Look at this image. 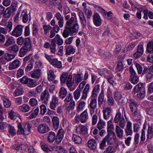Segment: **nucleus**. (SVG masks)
I'll use <instances>...</instances> for the list:
<instances>
[{"instance_id": "nucleus-1", "label": "nucleus", "mask_w": 153, "mask_h": 153, "mask_svg": "<svg viewBox=\"0 0 153 153\" xmlns=\"http://www.w3.org/2000/svg\"><path fill=\"white\" fill-rule=\"evenodd\" d=\"M133 92L136 93L137 97L139 99H143L145 96V88L143 83H140L134 87Z\"/></svg>"}, {"instance_id": "nucleus-2", "label": "nucleus", "mask_w": 153, "mask_h": 153, "mask_svg": "<svg viewBox=\"0 0 153 153\" xmlns=\"http://www.w3.org/2000/svg\"><path fill=\"white\" fill-rule=\"evenodd\" d=\"M31 126L32 125L29 122H27L24 125V128H23L22 124L19 123L18 125V129L17 132L19 134L27 135L30 132Z\"/></svg>"}, {"instance_id": "nucleus-3", "label": "nucleus", "mask_w": 153, "mask_h": 153, "mask_svg": "<svg viewBox=\"0 0 153 153\" xmlns=\"http://www.w3.org/2000/svg\"><path fill=\"white\" fill-rule=\"evenodd\" d=\"M20 81L22 84H26L27 86L30 88L34 87L36 85V82L34 80L26 76H24L20 79Z\"/></svg>"}, {"instance_id": "nucleus-4", "label": "nucleus", "mask_w": 153, "mask_h": 153, "mask_svg": "<svg viewBox=\"0 0 153 153\" xmlns=\"http://www.w3.org/2000/svg\"><path fill=\"white\" fill-rule=\"evenodd\" d=\"M129 71L130 73V81L134 84H136L139 81V77L137 75L136 72L131 66L129 68Z\"/></svg>"}, {"instance_id": "nucleus-5", "label": "nucleus", "mask_w": 153, "mask_h": 153, "mask_svg": "<svg viewBox=\"0 0 153 153\" xmlns=\"http://www.w3.org/2000/svg\"><path fill=\"white\" fill-rule=\"evenodd\" d=\"M103 72L104 73V76L107 79L108 82L112 85H115L116 82L114 79L109 75L111 72L106 69H104Z\"/></svg>"}, {"instance_id": "nucleus-6", "label": "nucleus", "mask_w": 153, "mask_h": 153, "mask_svg": "<svg viewBox=\"0 0 153 153\" xmlns=\"http://www.w3.org/2000/svg\"><path fill=\"white\" fill-rule=\"evenodd\" d=\"M23 28V26L17 25L13 29L11 35L16 37L21 36L22 33Z\"/></svg>"}, {"instance_id": "nucleus-7", "label": "nucleus", "mask_w": 153, "mask_h": 153, "mask_svg": "<svg viewBox=\"0 0 153 153\" xmlns=\"http://www.w3.org/2000/svg\"><path fill=\"white\" fill-rule=\"evenodd\" d=\"M37 130L41 133L44 134L48 132L50 130V128L47 124L42 123L38 125Z\"/></svg>"}, {"instance_id": "nucleus-8", "label": "nucleus", "mask_w": 153, "mask_h": 153, "mask_svg": "<svg viewBox=\"0 0 153 153\" xmlns=\"http://www.w3.org/2000/svg\"><path fill=\"white\" fill-rule=\"evenodd\" d=\"M59 102V99L56 95H53L52 98V100L50 102V107L51 109L55 110L56 105H58Z\"/></svg>"}, {"instance_id": "nucleus-9", "label": "nucleus", "mask_w": 153, "mask_h": 153, "mask_svg": "<svg viewBox=\"0 0 153 153\" xmlns=\"http://www.w3.org/2000/svg\"><path fill=\"white\" fill-rule=\"evenodd\" d=\"M76 131L78 134L84 135L87 133V129L86 127L81 125L76 126Z\"/></svg>"}, {"instance_id": "nucleus-10", "label": "nucleus", "mask_w": 153, "mask_h": 153, "mask_svg": "<svg viewBox=\"0 0 153 153\" xmlns=\"http://www.w3.org/2000/svg\"><path fill=\"white\" fill-rule=\"evenodd\" d=\"M65 132L62 128L60 129L58 131L56 138V141L58 143H60L62 140Z\"/></svg>"}, {"instance_id": "nucleus-11", "label": "nucleus", "mask_w": 153, "mask_h": 153, "mask_svg": "<svg viewBox=\"0 0 153 153\" xmlns=\"http://www.w3.org/2000/svg\"><path fill=\"white\" fill-rule=\"evenodd\" d=\"M68 29L70 32V35L72 36L76 34L78 32L79 29V25L78 23L74 24L72 26H70L69 28H66Z\"/></svg>"}, {"instance_id": "nucleus-12", "label": "nucleus", "mask_w": 153, "mask_h": 153, "mask_svg": "<svg viewBox=\"0 0 153 153\" xmlns=\"http://www.w3.org/2000/svg\"><path fill=\"white\" fill-rule=\"evenodd\" d=\"M115 136V134L114 132H109L104 139H105V140L107 142V143L111 145L112 143L113 137Z\"/></svg>"}, {"instance_id": "nucleus-13", "label": "nucleus", "mask_w": 153, "mask_h": 153, "mask_svg": "<svg viewBox=\"0 0 153 153\" xmlns=\"http://www.w3.org/2000/svg\"><path fill=\"white\" fill-rule=\"evenodd\" d=\"M20 62L18 59L14 60L9 64L8 68L9 70L16 69L18 68L20 65Z\"/></svg>"}, {"instance_id": "nucleus-14", "label": "nucleus", "mask_w": 153, "mask_h": 153, "mask_svg": "<svg viewBox=\"0 0 153 153\" xmlns=\"http://www.w3.org/2000/svg\"><path fill=\"white\" fill-rule=\"evenodd\" d=\"M65 54L70 55L73 54L76 51L75 47L71 45H66L65 47Z\"/></svg>"}, {"instance_id": "nucleus-15", "label": "nucleus", "mask_w": 153, "mask_h": 153, "mask_svg": "<svg viewBox=\"0 0 153 153\" xmlns=\"http://www.w3.org/2000/svg\"><path fill=\"white\" fill-rule=\"evenodd\" d=\"M78 15L83 27V28L85 27L88 22V21H86L84 13L80 11L78 13Z\"/></svg>"}, {"instance_id": "nucleus-16", "label": "nucleus", "mask_w": 153, "mask_h": 153, "mask_svg": "<svg viewBox=\"0 0 153 153\" xmlns=\"http://www.w3.org/2000/svg\"><path fill=\"white\" fill-rule=\"evenodd\" d=\"M111 111V108L110 107L106 108L103 109V117L104 119L107 120L109 118Z\"/></svg>"}, {"instance_id": "nucleus-17", "label": "nucleus", "mask_w": 153, "mask_h": 153, "mask_svg": "<svg viewBox=\"0 0 153 153\" xmlns=\"http://www.w3.org/2000/svg\"><path fill=\"white\" fill-rule=\"evenodd\" d=\"M125 134L127 136L132 135L133 132L132 131V123L130 121H128L126 127L125 129Z\"/></svg>"}, {"instance_id": "nucleus-18", "label": "nucleus", "mask_w": 153, "mask_h": 153, "mask_svg": "<svg viewBox=\"0 0 153 153\" xmlns=\"http://www.w3.org/2000/svg\"><path fill=\"white\" fill-rule=\"evenodd\" d=\"M49 94L48 91L45 90L42 93L41 95V99L44 103H46L49 98Z\"/></svg>"}, {"instance_id": "nucleus-19", "label": "nucleus", "mask_w": 153, "mask_h": 153, "mask_svg": "<svg viewBox=\"0 0 153 153\" xmlns=\"http://www.w3.org/2000/svg\"><path fill=\"white\" fill-rule=\"evenodd\" d=\"M56 19L58 20V25L59 27H62L64 25V17L59 12L57 13L55 16Z\"/></svg>"}, {"instance_id": "nucleus-20", "label": "nucleus", "mask_w": 153, "mask_h": 153, "mask_svg": "<svg viewBox=\"0 0 153 153\" xmlns=\"http://www.w3.org/2000/svg\"><path fill=\"white\" fill-rule=\"evenodd\" d=\"M27 146L24 144H16L12 145L11 146V148L13 149H15L17 151H22L25 149Z\"/></svg>"}, {"instance_id": "nucleus-21", "label": "nucleus", "mask_w": 153, "mask_h": 153, "mask_svg": "<svg viewBox=\"0 0 153 153\" xmlns=\"http://www.w3.org/2000/svg\"><path fill=\"white\" fill-rule=\"evenodd\" d=\"M115 132L117 136L120 138L123 137V129L120 127L118 125H116L115 128Z\"/></svg>"}, {"instance_id": "nucleus-22", "label": "nucleus", "mask_w": 153, "mask_h": 153, "mask_svg": "<svg viewBox=\"0 0 153 153\" xmlns=\"http://www.w3.org/2000/svg\"><path fill=\"white\" fill-rule=\"evenodd\" d=\"M93 22L97 26H99L101 25V20L99 15L97 13H95L94 15Z\"/></svg>"}, {"instance_id": "nucleus-23", "label": "nucleus", "mask_w": 153, "mask_h": 153, "mask_svg": "<svg viewBox=\"0 0 153 153\" xmlns=\"http://www.w3.org/2000/svg\"><path fill=\"white\" fill-rule=\"evenodd\" d=\"M52 122L53 129L54 130L57 129L59 128V118L56 116L53 117L52 118Z\"/></svg>"}, {"instance_id": "nucleus-24", "label": "nucleus", "mask_w": 153, "mask_h": 153, "mask_svg": "<svg viewBox=\"0 0 153 153\" xmlns=\"http://www.w3.org/2000/svg\"><path fill=\"white\" fill-rule=\"evenodd\" d=\"M24 46L28 48L33 50L32 42L30 38L28 37L24 38Z\"/></svg>"}, {"instance_id": "nucleus-25", "label": "nucleus", "mask_w": 153, "mask_h": 153, "mask_svg": "<svg viewBox=\"0 0 153 153\" xmlns=\"http://www.w3.org/2000/svg\"><path fill=\"white\" fill-rule=\"evenodd\" d=\"M30 108H31L29 105L25 104L19 106L18 108L19 111L23 113L28 112Z\"/></svg>"}, {"instance_id": "nucleus-26", "label": "nucleus", "mask_w": 153, "mask_h": 153, "mask_svg": "<svg viewBox=\"0 0 153 153\" xmlns=\"http://www.w3.org/2000/svg\"><path fill=\"white\" fill-rule=\"evenodd\" d=\"M67 90L66 88L64 87L60 88L59 92V97L61 98H65L67 94Z\"/></svg>"}, {"instance_id": "nucleus-27", "label": "nucleus", "mask_w": 153, "mask_h": 153, "mask_svg": "<svg viewBox=\"0 0 153 153\" xmlns=\"http://www.w3.org/2000/svg\"><path fill=\"white\" fill-rule=\"evenodd\" d=\"M50 63L52 65L58 68L62 67L61 62L59 61L57 59H52L50 60Z\"/></svg>"}, {"instance_id": "nucleus-28", "label": "nucleus", "mask_w": 153, "mask_h": 153, "mask_svg": "<svg viewBox=\"0 0 153 153\" xmlns=\"http://www.w3.org/2000/svg\"><path fill=\"white\" fill-rule=\"evenodd\" d=\"M32 50V49L22 46L19 51V56L21 57H22L24 56L28 51Z\"/></svg>"}, {"instance_id": "nucleus-29", "label": "nucleus", "mask_w": 153, "mask_h": 153, "mask_svg": "<svg viewBox=\"0 0 153 153\" xmlns=\"http://www.w3.org/2000/svg\"><path fill=\"white\" fill-rule=\"evenodd\" d=\"M100 91V85H97L94 87L92 91L91 96L95 98L97 97V95Z\"/></svg>"}, {"instance_id": "nucleus-30", "label": "nucleus", "mask_w": 153, "mask_h": 153, "mask_svg": "<svg viewBox=\"0 0 153 153\" xmlns=\"http://www.w3.org/2000/svg\"><path fill=\"white\" fill-rule=\"evenodd\" d=\"M80 120L82 123H86L88 119V114L86 111L82 112L80 115Z\"/></svg>"}, {"instance_id": "nucleus-31", "label": "nucleus", "mask_w": 153, "mask_h": 153, "mask_svg": "<svg viewBox=\"0 0 153 153\" xmlns=\"http://www.w3.org/2000/svg\"><path fill=\"white\" fill-rule=\"evenodd\" d=\"M42 73L39 69H36L33 71L31 74V76L33 78L39 79L40 76Z\"/></svg>"}, {"instance_id": "nucleus-32", "label": "nucleus", "mask_w": 153, "mask_h": 153, "mask_svg": "<svg viewBox=\"0 0 153 153\" xmlns=\"http://www.w3.org/2000/svg\"><path fill=\"white\" fill-rule=\"evenodd\" d=\"M97 145V143L95 140L91 139L88 141V146L91 149H95L96 148Z\"/></svg>"}, {"instance_id": "nucleus-33", "label": "nucleus", "mask_w": 153, "mask_h": 153, "mask_svg": "<svg viewBox=\"0 0 153 153\" xmlns=\"http://www.w3.org/2000/svg\"><path fill=\"white\" fill-rule=\"evenodd\" d=\"M51 41L53 42L56 43L59 45H61L63 43V40L60 38V36L58 34H57L55 37L51 40Z\"/></svg>"}, {"instance_id": "nucleus-34", "label": "nucleus", "mask_w": 153, "mask_h": 153, "mask_svg": "<svg viewBox=\"0 0 153 153\" xmlns=\"http://www.w3.org/2000/svg\"><path fill=\"white\" fill-rule=\"evenodd\" d=\"M56 138L55 134L54 132L51 131L49 133L47 138L48 142L52 143L54 142L55 139L56 140Z\"/></svg>"}, {"instance_id": "nucleus-35", "label": "nucleus", "mask_w": 153, "mask_h": 153, "mask_svg": "<svg viewBox=\"0 0 153 153\" xmlns=\"http://www.w3.org/2000/svg\"><path fill=\"white\" fill-rule=\"evenodd\" d=\"M108 132H113L112 130L114 129V125L112 122V120H111L107 122Z\"/></svg>"}, {"instance_id": "nucleus-36", "label": "nucleus", "mask_w": 153, "mask_h": 153, "mask_svg": "<svg viewBox=\"0 0 153 153\" xmlns=\"http://www.w3.org/2000/svg\"><path fill=\"white\" fill-rule=\"evenodd\" d=\"M132 115L135 117H137L138 120L140 119L141 116L140 113L138 111L137 108L131 109Z\"/></svg>"}, {"instance_id": "nucleus-37", "label": "nucleus", "mask_w": 153, "mask_h": 153, "mask_svg": "<svg viewBox=\"0 0 153 153\" xmlns=\"http://www.w3.org/2000/svg\"><path fill=\"white\" fill-rule=\"evenodd\" d=\"M48 79L49 81H52L54 80L56 77V76L54 75L53 71L51 70L48 71Z\"/></svg>"}, {"instance_id": "nucleus-38", "label": "nucleus", "mask_w": 153, "mask_h": 153, "mask_svg": "<svg viewBox=\"0 0 153 153\" xmlns=\"http://www.w3.org/2000/svg\"><path fill=\"white\" fill-rule=\"evenodd\" d=\"M72 140L75 143L78 144L81 143L82 141L81 138L80 136L76 134L73 135Z\"/></svg>"}, {"instance_id": "nucleus-39", "label": "nucleus", "mask_w": 153, "mask_h": 153, "mask_svg": "<svg viewBox=\"0 0 153 153\" xmlns=\"http://www.w3.org/2000/svg\"><path fill=\"white\" fill-rule=\"evenodd\" d=\"M53 149L57 151L59 153H68L67 150L61 146H53Z\"/></svg>"}, {"instance_id": "nucleus-40", "label": "nucleus", "mask_w": 153, "mask_h": 153, "mask_svg": "<svg viewBox=\"0 0 153 153\" xmlns=\"http://www.w3.org/2000/svg\"><path fill=\"white\" fill-rule=\"evenodd\" d=\"M11 8L7 7L3 13V16L6 18H9L10 16L11 13Z\"/></svg>"}, {"instance_id": "nucleus-41", "label": "nucleus", "mask_w": 153, "mask_h": 153, "mask_svg": "<svg viewBox=\"0 0 153 153\" xmlns=\"http://www.w3.org/2000/svg\"><path fill=\"white\" fill-rule=\"evenodd\" d=\"M146 51L148 52L153 53V41L148 43L146 47Z\"/></svg>"}, {"instance_id": "nucleus-42", "label": "nucleus", "mask_w": 153, "mask_h": 153, "mask_svg": "<svg viewBox=\"0 0 153 153\" xmlns=\"http://www.w3.org/2000/svg\"><path fill=\"white\" fill-rule=\"evenodd\" d=\"M3 100L4 103V105L5 107L7 108L9 107L11 105V102L9 99L7 98L6 96L3 97Z\"/></svg>"}, {"instance_id": "nucleus-43", "label": "nucleus", "mask_w": 153, "mask_h": 153, "mask_svg": "<svg viewBox=\"0 0 153 153\" xmlns=\"http://www.w3.org/2000/svg\"><path fill=\"white\" fill-rule=\"evenodd\" d=\"M129 102V107L130 109L137 108V107L138 106V105L136 101L133 100H130Z\"/></svg>"}, {"instance_id": "nucleus-44", "label": "nucleus", "mask_w": 153, "mask_h": 153, "mask_svg": "<svg viewBox=\"0 0 153 153\" xmlns=\"http://www.w3.org/2000/svg\"><path fill=\"white\" fill-rule=\"evenodd\" d=\"M7 127L8 128V131L9 133L13 136L15 135L16 134V130L14 127L11 125L8 124Z\"/></svg>"}, {"instance_id": "nucleus-45", "label": "nucleus", "mask_w": 153, "mask_h": 153, "mask_svg": "<svg viewBox=\"0 0 153 153\" xmlns=\"http://www.w3.org/2000/svg\"><path fill=\"white\" fill-rule=\"evenodd\" d=\"M15 42V39L12 36H10L8 37L7 40L4 45L6 46H8L12 45Z\"/></svg>"}, {"instance_id": "nucleus-46", "label": "nucleus", "mask_w": 153, "mask_h": 153, "mask_svg": "<svg viewBox=\"0 0 153 153\" xmlns=\"http://www.w3.org/2000/svg\"><path fill=\"white\" fill-rule=\"evenodd\" d=\"M85 104V102L81 101L78 105L77 107V111L78 112H79L81 111L83 108L84 107Z\"/></svg>"}, {"instance_id": "nucleus-47", "label": "nucleus", "mask_w": 153, "mask_h": 153, "mask_svg": "<svg viewBox=\"0 0 153 153\" xmlns=\"http://www.w3.org/2000/svg\"><path fill=\"white\" fill-rule=\"evenodd\" d=\"M147 136V139H151L153 137V131L152 127L149 126L148 127Z\"/></svg>"}, {"instance_id": "nucleus-48", "label": "nucleus", "mask_w": 153, "mask_h": 153, "mask_svg": "<svg viewBox=\"0 0 153 153\" xmlns=\"http://www.w3.org/2000/svg\"><path fill=\"white\" fill-rule=\"evenodd\" d=\"M9 116L11 119H15L16 117L19 115L18 114L12 110H9L8 111Z\"/></svg>"}, {"instance_id": "nucleus-49", "label": "nucleus", "mask_w": 153, "mask_h": 153, "mask_svg": "<svg viewBox=\"0 0 153 153\" xmlns=\"http://www.w3.org/2000/svg\"><path fill=\"white\" fill-rule=\"evenodd\" d=\"M97 102L96 99H92L89 104V107L92 109H94L97 107Z\"/></svg>"}, {"instance_id": "nucleus-50", "label": "nucleus", "mask_w": 153, "mask_h": 153, "mask_svg": "<svg viewBox=\"0 0 153 153\" xmlns=\"http://www.w3.org/2000/svg\"><path fill=\"white\" fill-rule=\"evenodd\" d=\"M68 76V74L66 73H64L62 74L60 78L61 83H63L65 82L66 80L67 79Z\"/></svg>"}, {"instance_id": "nucleus-51", "label": "nucleus", "mask_w": 153, "mask_h": 153, "mask_svg": "<svg viewBox=\"0 0 153 153\" xmlns=\"http://www.w3.org/2000/svg\"><path fill=\"white\" fill-rule=\"evenodd\" d=\"M19 50V47L16 45H12L9 47L8 48V50L10 52H13L15 53L17 52Z\"/></svg>"}, {"instance_id": "nucleus-52", "label": "nucleus", "mask_w": 153, "mask_h": 153, "mask_svg": "<svg viewBox=\"0 0 153 153\" xmlns=\"http://www.w3.org/2000/svg\"><path fill=\"white\" fill-rule=\"evenodd\" d=\"M15 55L14 54H5L4 56V59L7 61H10L13 59L15 57Z\"/></svg>"}, {"instance_id": "nucleus-53", "label": "nucleus", "mask_w": 153, "mask_h": 153, "mask_svg": "<svg viewBox=\"0 0 153 153\" xmlns=\"http://www.w3.org/2000/svg\"><path fill=\"white\" fill-rule=\"evenodd\" d=\"M23 93V89L21 88H19L16 89L14 91V95L18 96L22 95Z\"/></svg>"}, {"instance_id": "nucleus-54", "label": "nucleus", "mask_w": 153, "mask_h": 153, "mask_svg": "<svg viewBox=\"0 0 153 153\" xmlns=\"http://www.w3.org/2000/svg\"><path fill=\"white\" fill-rule=\"evenodd\" d=\"M105 153H115L116 150L113 146H109L105 149Z\"/></svg>"}, {"instance_id": "nucleus-55", "label": "nucleus", "mask_w": 153, "mask_h": 153, "mask_svg": "<svg viewBox=\"0 0 153 153\" xmlns=\"http://www.w3.org/2000/svg\"><path fill=\"white\" fill-rule=\"evenodd\" d=\"M124 66L122 61L119 60L118 62V64L116 68V70L117 71H121L123 70Z\"/></svg>"}, {"instance_id": "nucleus-56", "label": "nucleus", "mask_w": 153, "mask_h": 153, "mask_svg": "<svg viewBox=\"0 0 153 153\" xmlns=\"http://www.w3.org/2000/svg\"><path fill=\"white\" fill-rule=\"evenodd\" d=\"M21 16H22V21L24 23H25L27 22L28 19V17L26 12L22 11Z\"/></svg>"}, {"instance_id": "nucleus-57", "label": "nucleus", "mask_w": 153, "mask_h": 153, "mask_svg": "<svg viewBox=\"0 0 153 153\" xmlns=\"http://www.w3.org/2000/svg\"><path fill=\"white\" fill-rule=\"evenodd\" d=\"M105 125V123L102 120H99L97 123V127L101 130L103 128Z\"/></svg>"}, {"instance_id": "nucleus-58", "label": "nucleus", "mask_w": 153, "mask_h": 153, "mask_svg": "<svg viewBox=\"0 0 153 153\" xmlns=\"http://www.w3.org/2000/svg\"><path fill=\"white\" fill-rule=\"evenodd\" d=\"M121 119V113L120 112H117L114 118V121L115 123H118Z\"/></svg>"}, {"instance_id": "nucleus-59", "label": "nucleus", "mask_w": 153, "mask_h": 153, "mask_svg": "<svg viewBox=\"0 0 153 153\" xmlns=\"http://www.w3.org/2000/svg\"><path fill=\"white\" fill-rule=\"evenodd\" d=\"M56 44L55 42L51 41V44L50 46V50L51 53H54L56 51Z\"/></svg>"}, {"instance_id": "nucleus-60", "label": "nucleus", "mask_w": 153, "mask_h": 153, "mask_svg": "<svg viewBox=\"0 0 153 153\" xmlns=\"http://www.w3.org/2000/svg\"><path fill=\"white\" fill-rule=\"evenodd\" d=\"M81 95V91L79 89H77L74 92V96L75 99L78 100Z\"/></svg>"}, {"instance_id": "nucleus-61", "label": "nucleus", "mask_w": 153, "mask_h": 153, "mask_svg": "<svg viewBox=\"0 0 153 153\" xmlns=\"http://www.w3.org/2000/svg\"><path fill=\"white\" fill-rule=\"evenodd\" d=\"M43 29L44 30V33L46 35L47 33H48L50 30H51L52 28L49 25H44L43 26Z\"/></svg>"}, {"instance_id": "nucleus-62", "label": "nucleus", "mask_w": 153, "mask_h": 153, "mask_svg": "<svg viewBox=\"0 0 153 153\" xmlns=\"http://www.w3.org/2000/svg\"><path fill=\"white\" fill-rule=\"evenodd\" d=\"M29 103L32 107L36 106L38 103L37 100L34 98H31L29 100Z\"/></svg>"}, {"instance_id": "nucleus-63", "label": "nucleus", "mask_w": 153, "mask_h": 153, "mask_svg": "<svg viewBox=\"0 0 153 153\" xmlns=\"http://www.w3.org/2000/svg\"><path fill=\"white\" fill-rule=\"evenodd\" d=\"M74 21V17H71L70 19L66 22V27L69 28V27L71 26Z\"/></svg>"}, {"instance_id": "nucleus-64", "label": "nucleus", "mask_w": 153, "mask_h": 153, "mask_svg": "<svg viewBox=\"0 0 153 153\" xmlns=\"http://www.w3.org/2000/svg\"><path fill=\"white\" fill-rule=\"evenodd\" d=\"M119 126L120 127L123 129L126 125V121L123 118H121V119L119 121Z\"/></svg>"}]
</instances>
